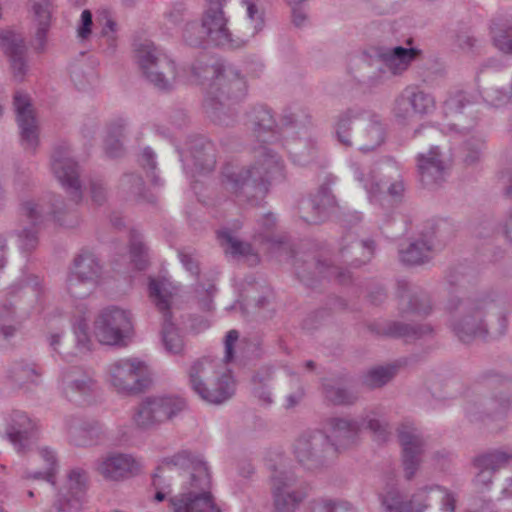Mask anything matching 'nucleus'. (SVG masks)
<instances>
[{
	"label": "nucleus",
	"mask_w": 512,
	"mask_h": 512,
	"mask_svg": "<svg viewBox=\"0 0 512 512\" xmlns=\"http://www.w3.org/2000/svg\"><path fill=\"white\" fill-rule=\"evenodd\" d=\"M89 326L85 320H80L74 327L75 335V349L74 351L61 352L63 359L70 360L72 357H77L86 354L92 349V341L88 333Z\"/></svg>",
	"instance_id": "obj_48"
},
{
	"label": "nucleus",
	"mask_w": 512,
	"mask_h": 512,
	"mask_svg": "<svg viewBox=\"0 0 512 512\" xmlns=\"http://www.w3.org/2000/svg\"><path fill=\"white\" fill-rule=\"evenodd\" d=\"M455 43L459 49L465 52H473L479 46V40L467 32L457 34Z\"/></svg>",
	"instance_id": "obj_62"
},
{
	"label": "nucleus",
	"mask_w": 512,
	"mask_h": 512,
	"mask_svg": "<svg viewBox=\"0 0 512 512\" xmlns=\"http://www.w3.org/2000/svg\"><path fill=\"white\" fill-rule=\"evenodd\" d=\"M217 239L225 255L235 259L244 258L250 264L258 263V255L252 245L249 242L240 240L230 229L223 228L219 230L217 232Z\"/></svg>",
	"instance_id": "obj_31"
},
{
	"label": "nucleus",
	"mask_w": 512,
	"mask_h": 512,
	"mask_svg": "<svg viewBox=\"0 0 512 512\" xmlns=\"http://www.w3.org/2000/svg\"><path fill=\"white\" fill-rule=\"evenodd\" d=\"M445 310L452 317V331L464 343L501 337L507 332L508 304L506 297L497 291L450 293Z\"/></svg>",
	"instance_id": "obj_1"
},
{
	"label": "nucleus",
	"mask_w": 512,
	"mask_h": 512,
	"mask_svg": "<svg viewBox=\"0 0 512 512\" xmlns=\"http://www.w3.org/2000/svg\"><path fill=\"white\" fill-rule=\"evenodd\" d=\"M284 177V163L271 148L261 145L255 161L247 166L226 164L221 171L222 190L234 201L257 204L265 197L273 180Z\"/></svg>",
	"instance_id": "obj_3"
},
{
	"label": "nucleus",
	"mask_w": 512,
	"mask_h": 512,
	"mask_svg": "<svg viewBox=\"0 0 512 512\" xmlns=\"http://www.w3.org/2000/svg\"><path fill=\"white\" fill-rule=\"evenodd\" d=\"M120 188L125 193L135 198H140L144 190V182L138 175L125 174L120 180Z\"/></svg>",
	"instance_id": "obj_58"
},
{
	"label": "nucleus",
	"mask_w": 512,
	"mask_h": 512,
	"mask_svg": "<svg viewBox=\"0 0 512 512\" xmlns=\"http://www.w3.org/2000/svg\"><path fill=\"white\" fill-rule=\"evenodd\" d=\"M494 46L503 54L512 56V21L494 22L491 26Z\"/></svg>",
	"instance_id": "obj_44"
},
{
	"label": "nucleus",
	"mask_w": 512,
	"mask_h": 512,
	"mask_svg": "<svg viewBox=\"0 0 512 512\" xmlns=\"http://www.w3.org/2000/svg\"><path fill=\"white\" fill-rule=\"evenodd\" d=\"M485 148V141L480 136H472L465 142V156L464 161L468 165H473L480 161L483 150Z\"/></svg>",
	"instance_id": "obj_57"
},
{
	"label": "nucleus",
	"mask_w": 512,
	"mask_h": 512,
	"mask_svg": "<svg viewBox=\"0 0 512 512\" xmlns=\"http://www.w3.org/2000/svg\"><path fill=\"white\" fill-rule=\"evenodd\" d=\"M100 46L103 51L111 55L117 47V23L112 19H107L100 33Z\"/></svg>",
	"instance_id": "obj_56"
},
{
	"label": "nucleus",
	"mask_w": 512,
	"mask_h": 512,
	"mask_svg": "<svg viewBox=\"0 0 512 512\" xmlns=\"http://www.w3.org/2000/svg\"><path fill=\"white\" fill-rule=\"evenodd\" d=\"M397 436L402 448V465L404 476L411 480L422 463V456L427 448V440L422 432L410 422H403L397 428Z\"/></svg>",
	"instance_id": "obj_18"
},
{
	"label": "nucleus",
	"mask_w": 512,
	"mask_h": 512,
	"mask_svg": "<svg viewBox=\"0 0 512 512\" xmlns=\"http://www.w3.org/2000/svg\"><path fill=\"white\" fill-rule=\"evenodd\" d=\"M393 169L391 165L387 166L381 171L374 169L363 170L359 166H354V176L366 190L371 203H379L384 206L390 197L394 202L402 199L405 191V186L398 175L393 179L387 176L385 172Z\"/></svg>",
	"instance_id": "obj_13"
},
{
	"label": "nucleus",
	"mask_w": 512,
	"mask_h": 512,
	"mask_svg": "<svg viewBox=\"0 0 512 512\" xmlns=\"http://www.w3.org/2000/svg\"><path fill=\"white\" fill-rule=\"evenodd\" d=\"M463 110H466L468 114H472L475 111L473 103L462 91L450 95L444 102L445 115L455 117V122L452 123V126L460 132L468 131L471 127L466 125V115Z\"/></svg>",
	"instance_id": "obj_33"
},
{
	"label": "nucleus",
	"mask_w": 512,
	"mask_h": 512,
	"mask_svg": "<svg viewBox=\"0 0 512 512\" xmlns=\"http://www.w3.org/2000/svg\"><path fill=\"white\" fill-rule=\"evenodd\" d=\"M126 123L119 119L111 124L108 135L105 139V149L109 156L117 157L122 151V142L120 140L124 135Z\"/></svg>",
	"instance_id": "obj_49"
},
{
	"label": "nucleus",
	"mask_w": 512,
	"mask_h": 512,
	"mask_svg": "<svg viewBox=\"0 0 512 512\" xmlns=\"http://www.w3.org/2000/svg\"><path fill=\"white\" fill-rule=\"evenodd\" d=\"M278 463L269 460L271 470V494L274 512H295L307 498L308 491L304 486H296V476L285 469L284 456L276 455Z\"/></svg>",
	"instance_id": "obj_8"
},
{
	"label": "nucleus",
	"mask_w": 512,
	"mask_h": 512,
	"mask_svg": "<svg viewBox=\"0 0 512 512\" xmlns=\"http://www.w3.org/2000/svg\"><path fill=\"white\" fill-rule=\"evenodd\" d=\"M362 424L366 423V427L373 432L375 439L380 442L387 440L389 436V424L387 421L377 417L376 412L371 411L367 413L360 421Z\"/></svg>",
	"instance_id": "obj_55"
},
{
	"label": "nucleus",
	"mask_w": 512,
	"mask_h": 512,
	"mask_svg": "<svg viewBox=\"0 0 512 512\" xmlns=\"http://www.w3.org/2000/svg\"><path fill=\"white\" fill-rule=\"evenodd\" d=\"M135 57L151 84L163 91L172 89L177 77V68L172 59L159 52L149 40L135 44Z\"/></svg>",
	"instance_id": "obj_11"
},
{
	"label": "nucleus",
	"mask_w": 512,
	"mask_h": 512,
	"mask_svg": "<svg viewBox=\"0 0 512 512\" xmlns=\"http://www.w3.org/2000/svg\"><path fill=\"white\" fill-rule=\"evenodd\" d=\"M70 272L98 285L102 274V266L93 253L83 252L74 258Z\"/></svg>",
	"instance_id": "obj_35"
},
{
	"label": "nucleus",
	"mask_w": 512,
	"mask_h": 512,
	"mask_svg": "<svg viewBox=\"0 0 512 512\" xmlns=\"http://www.w3.org/2000/svg\"><path fill=\"white\" fill-rule=\"evenodd\" d=\"M310 512H335V504L331 500L314 501Z\"/></svg>",
	"instance_id": "obj_64"
},
{
	"label": "nucleus",
	"mask_w": 512,
	"mask_h": 512,
	"mask_svg": "<svg viewBox=\"0 0 512 512\" xmlns=\"http://www.w3.org/2000/svg\"><path fill=\"white\" fill-rule=\"evenodd\" d=\"M433 329L427 324H405L401 322H391L384 328V333L391 337L404 338L406 341L417 340L431 335Z\"/></svg>",
	"instance_id": "obj_39"
},
{
	"label": "nucleus",
	"mask_w": 512,
	"mask_h": 512,
	"mask_svg": "<svg viewBox=\"0 0 512 512\" xmlns=\"http://www.w3.org/2000/svg\"><path fill=\"white\" fill-rule=\"evenodd\" d=\"M92 13L90 10H83L80 17V22L77 27V36L81 40H86L92 33Z\"/></svg>",
	"instance_id": "obj_61"
},
{
	"label": "nucleus",
	"mask_w": 512,
	"mask_h": 512,
	"mask_svg": "<svg viewBox=\"0 0 512 512\" xmlns=\"http://www.w3.org/2000/svg\"><path fill=\"white\" fill-rule=\"evenodd\" d=\"M436 101L432 94L415 86L406 87L394 100L392 113L402 124L409 123L416 116L423 117L432 113Z\"/></svg>",
	"instance_id": "obj_17"
},
{
	"label": "nucleus",
	"mask_w": 512,
	"mask_h": 512,
	"mask_svg": "<svg viewBox=\"0 0 512 512\" xmlns=\"http://www.w3.org/2000/svg\"><path fill=\"white\" fill-rule=\"evenodd\" d=\"M363 116L364 113L360 109H347L338 115L335 128L337 139L341 144L347 147L352 145L350 125L353 120L361 122Z\"/></svg>",
	"instance_id": "obj_46"
},
{
	"label": "nucleus",
	"mask_w": 512,
	"mask_h": 512,
	"mask_svg": "<svg viewBox=\"0 0 512 512\" xmlns=\"http://www.w3.org/2000/svg\"><path fill=\"white\" fill-rule=\"evenodd\" d=\"M321 392L325 401L334 406H351L358 400L357 394L346 386L343 378H324Z\"/></svg>",
	"instance_id": "obj_32"
},
{
	"label": "nucleus",
	"mask_w": 512,
	"mask_h": 512,
	"mask_svg": "<svg viewBox=\"0 0 512 512\" xmlns=\"http://www.w3.org/2000/svg\"><path fill=\"white\" fill-rule=\"evenodd\" d=\"M186 408L185 399L176 395L149 396L135 407L131 419L137 429L148 431L172 420Z\"/></svg>",
	"instance_id": "obj_9"
},
{
	"label": "nucleus",
	"mask_w": 512,
	"mask_h": 512,
	"mask_svg": "<svg viewBox=\"0 0 512 512\" xmlns=\"http://www.w3.org/2000/svg\"><path fill=\"white\" fill-rule=\"evenodd\" d=\"M146 364L138 358H121L112 361L106 368V379L118 394L134 396L142 393L147 386Z\"/></svg>",
	"instance_id": "obj_12"
},
{
	"label": "nucleus",
	"mask_w": 512,
	"mask_h": 512,
	"mask_svg": "<svg viewBox=\"0 0 512 512\" xmlns=\"http://www.w3.org/2000/svg\"><path fill=\"white\" fill-rule=\"evenodd\" d=\"M295 270L298 278L304 282L306 285H312L314 279L322 276V274H326L324 270V262L316 259L315 257H309L307 259H296ZM333 268H329L327 266V275H331L330 270Z\"/></svg>",
	"instance_id": "obj_42"
},
{
	"label": "nucleus",
	"mask_w": 512,
	"mask_h": 512,
	"mask_svg": "<svg viewBox=\"0 0 512 512\" xmlns=\"http://www.w3.org/2000/svg\"><path fill=\"white\" fill-rule=\"evenodd\" d=\"M183 470V492L170 499L173 512H221L210 492L211 476L207 463L187 450L163 459L159 470Z\"/></svg>",
	"instance_id": "obj_4"
},
{
	"label": "nucleus",
	"mask_w": 512,
	"mask_h": 512,
	"mask_svg": "<svg viewBox=\"0 0 512 512\" xmlns=\"http://www.w3.org/2000/svg\"><path fill=\"white\" fill-rule=\"evenodd\" d=\"M131 261L135 268L144 270L148 264L147 250L144 244L140 241H132L130 245Z\"/></svg>",
	"instance_id": "obj_59"
},
{
	"label": "nucleus",
	"mask_w": 512,
	"mask_h": 512,
	"mask_svg": "<svg viewBox=\"0 0 512 512\" xmlns=\"http://www.w3.org/2000/svg\"><path fill=\"white\" fill-rule=\"evenodd\" d=\"M512 460V449H494L474 458L475 467H482L493 472L507 466Z\"/></svg>",
	"instance_id": "obj_43"
},
{
	"label": "nucleus",
	"mask_w": 512,
	"mask_h": 512,
	"mask_svg": "<svg viewBox=\"0 0 512 512\" xmlns=\"http://www.w3.org/2000/svg\"><path fill=\"white\" fill-rule=\"evenodd\" d=\"M94 332L103 344L126 345L133 332L131 313L116 306L105 308L94 322Z\"/></svg>",
	"instance_id": "obj_14"
},
{
	"label": "nucleus",
	"mask_w": 512,
	"mask_h": 512,
	"mask_svg": "<svg viewBox=\"0 0 512 512\" xmlns=\"http://www.w3.org/2000/svg\"><path fill=\"white\" fill-rule=\"evenodd\" d=\"M38 455L45 463L44 470L35 472L26 471L24 477L26 479H44L54 485L55 470L57 467V457L55 452L47 447H43L38 450Z\"/></svg>",
	"instance_id": "obj_47"
},
{
	"label": "nucleus",
	"mask_w": 512,
	"mask_h": 512,
	"mask_svg": "<svg viewBox=\"0 0 512 512\" xmlns=\"http://www.w3.org/2000/svg\"><path fill=\"white\" fill-rule=\"evenodd\" d=\"M374 53L390 74L399 76L408 70L411 63L421 54V50L402 46L376 47Z\"/></svg>",
	"instance_id": "obj_25"
},
{
	"label": "nucleus",
	"mask_w": 512,
	"mask_h": 512,
	"mask_svg": "<svg viewBox=\"0 0 512 512\" xmlns=\"http://www.w3.org/2000/svg\"><path fill=\"white\" fill-rule=\"evenodd\" d=\"M36 430L35 422L23 412H14L6 428V435L13 446L20 452L30 446Z\"/></svg>",
	"instance_id": "obj_29"
},
{
	"label": "nucleus",
	"mask_w": 512,
	"mask_h": 512,
	"mask_svg": "<svg viewBox=\"0 0 512 512\" xmlns=\"http://www.w3.org/2000/svg\"><path fill=\"white\" fill-rule=\"evenodd\" d=\"M138 470L136 460L129 454L112 453L101 458L97 463V471L107 480H121Z\"/></svg>",
	"instance_id": "obj_28"
},
{
	"label": "nucleus",
	"mask_w": 512,
	"mask_h": 512,
	"mask_svg": "<svg viewBox=\"0 0 512 512\" xmlns=\"http://www.w3.org/2000/svg\"><path fill=\"white\" fill-rule=\"evenodd\" d=\"M416 160L423 185L435 187L446 180L449 166L437 146H432L427 153L418 154Z\"/></svg>",
	"instance_id": "obj_21"
},
{
	"label": "nucleus",
	"mask_w": 512,
	"mask_h": 512,
	"mask_svg": "<svg viewBox=\"0 0 512 512\" xmlns=\"http://www.w3.org/2000/svg\"><path fill=\"white\" fill-rule=\"evenodd\" d=\"M335 182L336 177L331 174L326 175L317 191L300 202L299 213L303 221L308 224H318L326 218L330 210L337 206L336 197L332 192Z\"/></svg>",
	"instance_id": "obj_19"
},
{
	"label": "nucleus",
	"mask_w": 512,
	"mask_h": 512,
	"mask_svg": "<svg viewBox=\"0 0 512 512\" xmlns=\"http://www.w3.org/2000/svg\"><path fill=\"white\" fill-rule=\"evenodd\" d=\"M0 46L9 57L14 79L23 81L28 71L27 47L24 39L12 31H5L0 34Z\"/></svg>",
	"instance_id": "obj_24"
},
{
	"label": "nucleus",
	"mask_w": 512,
	"mask_h": 512,
	"mask_svg": "<svg viewBox=\"0 0 512 512\" xmlns=\"http://www.w3.org/2000/svg\"><path fill=\"white\" fill-rule=\"evenodd\" d=\"M327 426L331 447L335 453L356 443L362 423L349 417H331L327 420Z\"/></svg>",
	"instance_id": "obj_26"
},
{
	"label": "nucleus",
	"mask_w": 512,
	"mask_h": 512,
	"mask_svg": "<svg viewBox=\"0 0 512 512\" xmlns=\"http://www.w3.org/2000/svg\"><path fill=\"white\" fill-rule=\"evenodd\" d=\"M14 107L20 128L22 145L25 149H35L38 144V126L30 99L26 94L17 92L14 95Z\"/></svg>",
	"instance_id": "obj_22"
},
{
	"label": "nucleus",
	"mask_w": 512,
	"mask_h": 512,
	"mask_svg": "<svg viewBox=\"0 0 512 512\" xmlns=\"http://www.w3.org/2000/svg\"><path fill=\"white\" fill-rule=\"evenodd\" d=\"M355 139L361 151H373L384 142L385 129L376 116H363Z\"/></svg>",
	"instance_id": "obj_30"
},
{
	"label": "nucleus",
	"mask_w": 512,
	"mask_h": 512,
	"mask_svg": "<svg viewBox=\"0 0 512 512\" xmlns=\"http://www.w3.org/2000/svg\"><path fill=\"white\" fill-rule=\"evenodd\" d=\"M60 383L63 394L69 400L75 399L76 396L87 395L96 387L93 374L80 366L64 368L61 372Z\"/></svg>",
	"instance_id": "obj_23"
},
{
	"label": "nucleus",
	"mask_w": 512,
	"mask_h": 512,
	"mask_svg": "<svg viewBox=\"0 0 512 512\" xmlns=\"http://www.w3.org/2000/svg\"><path fill=\"white\" fill-rule=\"evenodd\" d=\"M11 322H16V313L14 306L9 299H6L0 306V336L8 340L16 332V326Z\"/></svg>",
	"instance_id": "obj_50"
},
{
	"label": "nucleus",
	"mask_w": 512,
	"mask_h": 512,
	"mask_svg": "<svg viewBox=\"0 0 512 512\" xmlns=\"http://www.w3.org/2000/svg\"><path fill=\"white\" fill-rule=\"evenodd\" d=\"M476 469L478 470V473L474 478L475 485L481 490L488 489L492 484L495 472L482 467H476Z\"/></svg>",
	"instance_id": "obj_63"
},
{
	"label": "nucleus",
	"mask_w": 512,
	"mask_h": 512,
	"mask_svg": "<svg viewBox=\"0 0 512 512\" xmlns=\"http://www.w3.org/2000/svg\"><path fill=\"white\" fill-rule=\"evenodd\" d=\"M433 242L430 238L417 239L399 251L400 260L406 265H421L432 258Z\"/></svg>",
	"instance_id": "obj_37"
},
{
	"label": "nucleus",
	"mask_w": 512,
	"mask_h": 512,
	"mask_svg": "<svg viewBox=\"0 0 512 512\" xmlns=\"http://www.w3.org/2000/svg\"><path fill=\"white\" fill-rule=\"evenodd\" d=\"M195 166L203 172L212 171L216 164L215 147L204 138L195 139L190 148Z\"/></svg>",
	"instance_id": "obj_38"
},
{
	"label": "nucleus",
	"mask_w": 512,
	"mask_h": 512,
	"mask_svg": "<svg viewBox=\"0 0 512 512\" xmlns=\"http://www.w3.org/2000/svg\"><path fill=\"white\" fill-rule=\"evenodd\" d=\"M201 21L206 33L208 43L228 49L244 47L248 38L234 36L228 27V19L223 11V3L220 0L210 1L203 12Z\"/></svg>",
	"instance_id": "obj_16"
},
{
	"label": "nucleus",
	"mask_w": 512,
	"mask_h": 512,
	"mask_svg": "<svg viewBox=\"0 0 512 512\" xmlns=\"http://www.w3.org/2000/svg\"><path fill=\"white\" fill-rule=\"evenodd\" d=\"M89 191L92 201L97 205H102L108 196V190L104 181L100 178L90 180Z\"/></svg>",
	"instance_id": "obj_60"
},
{
	"label": "nucleus",
	"mask_w": 512,
	"mask_h": 512,
	"mask_svg": "<svg viewBox=\"0 0 512 512\" xmlns=\"http://www.w3.org/2000/svg\"><path fill=\"white\" fill-rule=\"evenodd\" d=\"M51 169L61 186L69 194L70 201L77 205L83 197L80 170L66 148L55 149L52 155Z\"/></svg>",
	"instance_id": "obj_20"
},
{
	"label": "nucleus",
	"mask_w": 512,
	"mask_h": 512,
	"mask_svg": "<svg viewBox=\"0 0 512 512\" xmlns=\"http://www.w3.org/2000/svg\"><path fill=\"white\" fill-rule=\"evenodd\" d=\"M286 147L292 161L298 165L307 166L319 158V150L315 142H288Z\"/></svg>",
	"instance_id": "obj_40"
},
{
	"label": "nucleus",
	"mask_w": 512,
	"mask_h": 512,
	"mask_svg": "<svg viewBox=\"0 0 512 512\" xmlns=\"http://www.w3.org/2000/svg\"><path fill=\"white\" fill-rule=\"evenodd\" d=\"M86 482L87 474L83 469L73 468L68 472L65 485L59 492V511L71 512L73 509H79Z\"/></svg>",
	"instance_id": "obj_27"
},
{
	"label": "nucleus",
	"mask_w": 512,
	"mask_h": 512,
	"mask_svg": "<svg viewBox=\"0 0 512 512\" xmlns=\"http://www.w3.org/2000/svg\"><path fill=\"white\" fill-rule=\"evenodd\" d=\"M250 117L253 129L256 132H260L261 130L271 131L278 127L271 110L267 107L259 106L254 108Z\"/></svg>",
	"instance_id": "obj_52"
},
{
	"label": "nucleus",
	"mask_w": 512,
	"mask_h": 512,
	"mask_svg": "<svg viewBox=\"0 0 512 512\" xmlns=\"http://www.w3.org/2000/svg\"><path fill=\"white\" fill-rule=\"evenodd\" d=\"M403 311L417 315H427L432 310V303L429 294L421 289L400 295Z\"/></svg>",
	"instance_id": "obj_41"
},
{
	"label": "nucleus",
	"mask_w": 512,
	"mask_h": 512,
	"mask_svg": "<svg viewBox=\"0 0 512 512\" xmlns=\"http://www.w3.org/2000/svg\"><path fill=\"white\" fill-rule=\"evenodd\" d=\"M382 512H455L457 495L446 487L428 485L410 497L391 487L379 496Z\"/></svg>",
	"instance_id": "obj_6"
},
{
	"label": "nucleus",
	"mask_w": 512,
	"mask_h": 512,
	"mask_svg": "<svg viewBox=\"0 0 512 512\" xmlns=\"http://www.w3.org/2000/svg\"><path fill=\"white\" fill-rule=\"evenodd\" d=\"M30 10L38 23L35 34L37 49L43 50L46 42V35L50 27L54 9L53 0H29Z\"/></svg>",
	"instance_id": "obj_34"
},
{
	"label": "nucleus",
	"mask_w": 512,
	"mask_h": 512,
	"mask_svg": "<svg viewBox=\"0 0 512 512\" xmlns=\"http://www.w3.org/2000/svg\"><path fill=\"white\" fill-rule=\"evenodd\" d=\"M94 431H101V427L95 423H78L69 427L70 437L73 443L78 446L91 444L92 439L88 436Z\"/></svg>",
	"instance_id": "obj_54"
},
{
	"label": "nucleus",
	"mask_w": 512,
	"mask_h": 512,
	"mask_svg": "<svg viewBox=\"0 0 512 512\" xmlns=\"http://www.w3.org/2000/svg\"><path fill=\"white\" fill-rule=\"evenodd\" d=\"M96 286L97 284L77 277L71 272H69L66 280L67 292L76 299L86 298L93 292Z\"/></svg>",
	"instance_id": "obj_51"
},
{
	"label": "nucleus",
	"mask_w": 512,
	"mask_h": 512,
	"mask_svg": "<svg viewBox=\"0 0 512 512\" xmlns=\"http://www.w3.org/2000/svg\"><path fill=\"white\" fill-rule=\"evenodd\" d=\"M183 39L192 47H200L208 43V34L203 27L202 21L200 23L196 21L187 23L183 31Z\"/></svg>",
	"instance_id": "obj_53"
},
{
	"label": "nucleus",
	"mask_w": 512,
	"mask_h": 512,
	"mask_svg": "<svg viewBox=\"0 0 512 512\" xmlns=\"http://www.w3.org/2000/svg\"><path fill=\"white\" fill-rule=\"evenodd\" d=\"M178 288L167 280L150 279L149 297L163 316L162 343L170 354H180L184 349V341L177 327L171 321V308Z\"/></svg>",
	"instance_id": "obj_10"
},
{
	"label": "nucleus",
	"mask_w": 512,
	"mask_h": 512,
	"mask_svg": "<svg viewBox=\"0 0 512 512\" xmlns=\"http://www.w3.org/2000/svg\"><path fill=\"white\" fill-rule=\"evenodd\" d=\"M296 461L307 470H316L325 465L334 454L329 436L322 432H305L293 444Z\"/></svg>",
	"instance_id": "obj_15"
},
{
	"label": "nucleus",
	"mask_w": 512,
	"mask_h": 512,
	"mask_svg": "<svg viewBox=\"0 0 512 512\" xmlns=\"http://www.w3.org/2000/svg\"><path fill=\"white\" fill-rule=\"evenodd\" d=\"M192 73L205 86L203 106L210 119L219 125L232 124L236 116L234 106L247 94V83L240 71L232 65L198 60Z\"/></svg>",
	"instance_id": "obj_2"
},
{
	"label": "nucleus",
	"mask_w": 512,
	"mask_h": 512,
	"mask_svg": "<svg viewBox=\"0 0 512 512\" xmlns=\"http://www.w3.org/2000/svg\"><path fill=\"white\" fill-rule=\"evenodd\" d=\"M239 338L236 330H230L225 337L224 359L203 357L192 363L188 371L192 390L204 401L221 404L235 392V383L227 364L234 357V346Z\"/></svg>",
	"instance_id": "obj_5"
},
{
	"label": "nucleus",
	"mask_w": 512,
	"mask_h": 512,
	"mask_svg": "<svg viewBox=\"0 0 512 512\" xmlns=\"http://www.w3.org/2000/svg\"><path fill=\"white\" fill-rule=\"evenodd\" d=\"M22 216L29 226H24L17 233V242L23 252H31L38 245V227L50 215L61 226L72 228L78 224V216L70 209L60 196L45 200H28L22 204Z\"/></svg>",
	"instance_id": "obj_7"
},
{
	"label": "nucleus",
	"mask_w": 512,
	"mask_h": 512,
	"mask_svg": "<svg viewBox=\"0 0 512 512\" xmlns=\"http://www.w3.org/2000/svg\"><path fill=\"white\" fill-rule=\"evenodd\" d=\"M396 365L376 366L362 376V383L370 389L381 388L388 384L397 374Z\"/></svg>",
	"instance_id": "obj_45"
},
{
	"label": "nucleus",
	"mask_w": 512,
	"mask_h": 512,
	"mask_svg": "<svg viewBox=\"0 0 512 512\" xmlns=\"http://www.w3.org/2000/svg\"><path fill=\"white\" fill-rule=\"evenodd\" d=\"M9 375L16 385L29 389L40 384L42 371L35 363L21 360L13 363Z\"/></svg>",
	"instance_id": "obj_36"
}]
</instances>
